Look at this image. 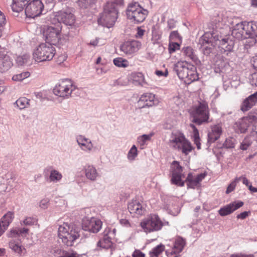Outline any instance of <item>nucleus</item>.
<instances>
[{
  "label": "nucleus",
  "mask_w": 257,
  "mask_h": 257,
  "mask_svg": "<svg viewBox=\"0 0 257 257\" xmlns=\"http://www.w3.org/2000/svg\"><path fill=\"white\" fill-rule=\"evenodd\" d=\"M153 135V133H150L140 136L138 137L137 142L141 146H143L146 144L147 142L151 140Z\"/></svg>",
  "instance_id": "obj_45"
},
{
  "label": "nucleus",
  "mask_w": 257,
  "mask_h": 257,
  "mask_svg": "<svg viewBox=\"0 0 257 257\" xmlns=\"http://www.w3.org/2000/svg\"><path fill=\"white\" fill-rule=\"evenodd\" d=\"M252 139L255 140L256 143L257 141L256 140V137H253L251 135V133L250 135L244 138V139L242 141L240 144V148L242 150H246L247 148L250 146L252 143Z\"/></svg>",
  "instance_id": "obj_39"
},
{
  "label": "nucleus",
  "mask_w": 257,
  "mask_h": 257,
  "mask_svg": "<svg viewBox=\"0 0 257 257\" xmlns=\"http://www.w3.org/2000/svg\"><path fill=\"white\" fill-rule=\"evenodd\" d=\"M126 13L127 19L137 24L143 22L148 15L147 10L136 2L131 3L128 6Z\"/></svg>",
  "instance_id": "obj_10"
},
{
  "label": "nucleus",
  "mask_w": 257,
  "mask_h": 257,
  "mask_svg": "<svg viewBox=\"0 0 257 257\" xmlns=\"http://www.w3.org/2000/svg\"><path fill=\"white\" fill-rule=\"evenodd\" d=\"M217 40L218 35L214 31L207 32L200 38L199 45L204 55H208L212 53Z\"/></svg>",
  "instance_id": "obj_9"
},
{
  "label": "nucleus",
  "mask_w": 257,
  "mask_h": 257,
  "mask_svg": "<svg viewBox=\"0 0 257 257\" xmlns=\"http://www.w3.org/2000/svg\"><path fill=\"white\" fill-rule=\"evenodd\" d=\"M130 79L135 85L145 86L147 83L144 75L141 72H133L130 75Z\"/></svg>",
  "instance_id": "obj_30"
},
{
  "label": "nucleus",
  "mask_w": 257,
  "mask_h": 257,
  "mask_svg": "<svg viewBox=\"0 0 257 257\" xmlns=\"http://www.w3.org/2000/svg\"><path fill=\"white\" fill-rule=\"evenodd\" d=\"M56 50L53 45L48 43L39 45L33 53V59L37 62L50 61L54 57Z\"/></svg>",
  "instance_id": "obj_7"
},
{
  "label": "nucleus",
  "mask_w": 257,
  "mask_h": 257,
  "mask_svg": "<svg viewBox=\"0 0 257 257\" xmlns=\"http://www.w3.org/2000/svg\"><path fill=\"white\" fill-rule=\"evenodd\" d=\"M132 257H145V254L139 249H135L132 253Z\"/></svg>",
  "instance_id": "obj_58"
},
{
  "label": "nucleus",
  "mask_w": 257,
  "mask_h": 257,
  "mask_svg": "<svg viewBox=\"0 0 257 257\" xmlns=\"http://www.w3.org/2000/svg\"><path fill=\"white\" fill-rule=\"evenodd\" d=\"M140 225L145 232L149 233L161 230L164 223L158 215L151 214L144 219L141 221Z\"/></svg>",
  "instance_id": "obj_13"
},
{
  "label": "nucleus",
  "mask_w": 257,
  "mask_h": 257,
  "mask_svg": "<svg viewBox=\"0 0 257 257\" xmlns=\"http://www.w3.org/2000/svg\"><path fill=\"white\" fill-rule=\"evenodd\" d=\"M44 5L40 0H33L25 9V14L27 17L34 18L42 14Z\"/></svg>",
  "instance_id": "obj_17"
},
{
  "label": "nucleus",
  "mask_w": 257,
  "mask_h": 257,
  "mask_svg": "<svg viewBox=\"0 0 257 257\" xmlns=\"http://www.w3.org/2000/svg\"><path fill=\"white\" fill-rule=\"evenodd\" d=\"M191 114L193 118L192 121L197 124L208 122L209 110L207 103L205 101L200 102L191 111Z\"/></svg>",
  "instance_id": "obj_15"
},
{
  "label": "nucleus",
  "mask_w": 257,
  "mask_h": 257,
  "mask_svg": "<svg viewBox=\"0 0 257 257\" xmlns=\"http://www.w3.org/2000/svg\"><path fill=\"white\" fill-rule=\"evenodd\" d=\"M230 257H255L253 254L237 253L231 254Z\"/></svg>",
  "instance_id": "obj_56"
},
{
  "label": "nucleus",
  "mask_w": 257,
  "mask_h": 257,
  "mask_svg": "<svg viewBox=\"0 0 257 257\" xmlns=\"http://www.w3.org/2000/svg\"><path fill=\"white\" fill-rule=\"evenodd\" d=\"M14 218V213L11 211L5 214L0 220V225L4 227V229L8 228L10 223Z\"/></svg>",
  "instance_id": "obj_33"
},
{
  "label": "nucleus",
  "mask_w": 257,
  "mask_h": 257,
  "mask_svg": "<svg viewBox=\"0 0 257 257\" xmlns=\"http://www.w3.org/2000/svg\"><path fill=\"white\" fill-rule=\"evenodd\" d=\"M66 58H67V56H66V55H65V54L61 55L58 58V61L60 63L64 61L65 60H66Z\"/></svg>",
  "instance_id": "obj_64"
},
{
  "label": "nucleus",
  "mask_w": 257,
  "mask_h": 257,
  "mask_svg": "<svg viewBox=\"0 0 257 257\" xmlns=\"http://www.w3.org/2000/svg\"><path fill=\"white\" fill-rule=\"evenodd\" d=\"M212 31H214L218 35L223 34V29L228 28L227 18L223 15H218L213 21Z\"/></svg>",
  "instance_id": "obj_21"
},
{
  "label": "nucleus",
  "mask_w": 257,
  "mask_h": 257,
  "mask_svg": "<svg viewBox=\"0 0 257 257\" xmlns=\"http://www.w3.org/2000/svg\"><path fill=\"white\" fill-rule=\"evenodd\" d=\"M113 62L115 66L120 68H126L129 66L128 61L121 57L114 58Z\"/></svg>",
  "instance_id": "obj_43"
},
{
  "label": "nucleus",
  "mask_w": 257,
  "mask_h": 257,
  "mask_svg": "<svg viewBox=\"0 0 257 257\" xmlns=\"http://www.w3.org/2000/svg\"><path fill=\"white\" fill-rule=\"evenodd\" d=\"M234 130L237 133H243L247 128H250L251 135L256 137L257 141V119L254 115H249L239 119L234 124Z\"/></svg>",
  "instance_id": "obj_8"
},
{
  "label": "nucleus",
  "mask_w": 257,
  "mask_h": 257,
  "mask_svg": "<svg viewBox=\"0 0 257 257\" xmlns=\"http://www.w3.org/2000/svg\"><path fill=\"white\" fill-rule=\"evenodd\" d=\"M142 47L141 42L137 40L126 41L120 47V51L126 55H131L138 52Z\"/></svg>",
  "instance_id": "obj_20"
},
{
  "label": "nucleus",
  "mask_w": 257,
  "mask_h": 257,
  "mask_svg": "<svg viewBox=\"0 0 257 257\" xmlns=\"http://www.w3.org/2000/svg\"><path fill=\"white\" fill-rule=\"evenodd\" d=\"M186 244L185 240L182 237H178L175 239L174 244V253H179L181 252Z\"/></svg>",
  "instance_id": "obj_35"
},
{
  "label": "nucleus",
  "mask_w": 257,
  "mask_h": 257,
  "mask_svg": "<svg viewBox=\"0 0 257 257\" xmlns=\"http://www.w3.org/2000/svg\"><path fill=\"white\" fill-rule=\"evenodd\" d=\"M145 32V30L142 29L141 27H138L137 29V33L135 35V37L137 38H142L144 36Z\"/></svg>",
  "instance_id": "obj_55"
},
{
  "label": "nucleus",
  "mask_w": 257,
  "mask_h": 257,
  "mask_svg": "<svg viewBox=\"0 0 257 257\" xmlns=\"http://www.w3.org/2000/svg\"><path fill=\"white\" fill-rule=\"evenodd\" d=\"M83 171L86 178L91 181H95L99 177V173L96 168L93 165H85L83 167Z\"/></svg>",
  "instance_id": "obj_27"
},
{
  "label": "nucleus",
  "mask_w": 257,
  "mask_h": 257,
  "mask_svg": "<svg viewBox=\"0 0 257 257\" xmlns=\"http://www.w3.org/2000/svg\"><path fill=\"white\" fill-rule=\"evenodd\" d=\"M29 229L27 228L16 227L11 229L7 233V236L12 239L9 241V246L15 252L20 255L23 253L25 249L21 244V241L19 239H15V238L19 237H26L28 234Z\"/></svg>",
  "instance_id": "obj_5"
},
{
  "label": "nucleus",
  "mask_w": 257,
  "mask_h": 257,
  "mask_svg": "<svg viewBox=\"0 0 257 257\" xmlns=\"http://www.w3.org/2000/svg\"><path fill=\"white\" fill-rule=\"evenodd\" d=\"M236 141L233 138H229L226 139L223 145L227 148H234Z\"/></svg>",
  "instance_id": "obj_49"
},
{
  "label": "nucleus",
  "mask_w": 257,
  "mask_h": 257,
  "mask_svg": "<svg viewBox=\"0 0 257 257\" xmlns=\"http://www.w3.org/2000/svg\"><path fill=\"white\" fill-rule=\"evenodd\" d=\"M107 233V232L106 234L105 233L103 237L97 242L98 246L105 249H107L111 247L112 242Z\"/></svg>",
  "instance_id": "obj_36"
},
{
  "label": "nucleus",
  "mask_w": 257,
  "mask_h": 257,
  "mask_svg": "<svg viewBox=\"0 0 257 257\" xmlns=\"http://www.w3.org/2000/svg\"><path fill=\"white\" fill-rule=\"evenodd\" d=\"M168 143L170 147L180 151L185 155H188L193 149L191 143L185 138L184 135L178 131H173L171 133Z\"/></svg>",
  "instance_id": "obj_3"
},
{
  "label": "nucleus",
  "mask_w": 257,
  "mask_h": 257,
  "mask_svg": "<svg viewBox=\"0 0 257 257\" xmlns=\"http://www.w3.org/2000/svg\"><path fill=\"white\" fill-rule=\"evenodd\" d=\"M241 177V178L240 180H242L243 184L245 185L248 188L249 186L251 185V184H249V182L248 180V179L245 177Z\"/></svg>",
  "instance_id": "obj_62"
},
{
  "label": "nucleus",
  "mask_w": 257,
  "mask_h": 257,
  "mask_svg": "<svg viewBox=\"0 0 257 257\" xmlns=\"http://www.w3.org/2000/svg\"><path fill=\"white\" fill-rule=\"evenodd\" d=\"M241 178V177L236 178L232 182H231V183L228 186L227 188L226 191V194H229L234 190L237 183L240 180Z\"/></svg>",
  "instance_id": "obj_48"
},
{
  "label": "nucleus",
  "mask_w": 257,
  "mask_h": 257,
  "mask_svg": "<svg viewBox=\"0 0 257 257\" xmlns=\"http://www.w3.org/2000/svg\"><path fill=\"white\" fill-rule=\"evenodd\" d=\"M30 75V74L28 71L22 72L13 76V80L14 81H22L24 79L29 77Z\"/></svg>",
  "instance_id": "obj_47"
},
{
  "label": "nucleus",
  "mask_w": 257,
  "mask_h": 257,
  "mask_svg": "<svg viewBox=\"0 0 257 257\" xmlns=\"http://www.w3.org/2000/svg\"><path fill=\"white\" fill-rule=\"evenodd\" d=\"M216 45L220 49L221 52H230L233 47V42L227 38H223L221 35H218V40Z\"/></svg>",
  "instance_id": "obj_25"
},
{
  "label": "nucleus",
  "mask_w": 257,
  "mask_h": 257,
  "mask_svg": "<svg viewBox=\"0 0 257 257\" xmlns=\"http://www.w3.org/2000/svg\"><path fill=\"white\" fill-rule=\"evenodd\" d=\"M256 29L257 22H241L233 27L232 35L238 40L247 39L254 35Z\"/></svg>",
  "instance_id": "obj_6"
},
{
  "label": "nucleus",
  "mask_w": 257,
  "mask_h": 257,
  "mask_svg": "<svg viewBox=\"0 0 257 257\" xmlns=\"http://www.w3.org/2000/svg\"><path fill=\"white\" fill-rule=\"evenodd\" d=\"M182 53L185 57L188 59L191 60L194 62L197 61L198 58L193 49L190 47H185L182 48Z\"/></svg>",
  "instance_id": "obj_34"
},
{
  "label": "nucleus",
  "mask_w": 257,
  "mask_h": 257,
  "mask_svg": "<svg viewBox=\"0 0 257 257\" xmlns=\"http://www.w3.org/2000/svg\"><path fill=\"white\" fill-rule=\"evenodd\" d=\"M116 4L121 5L122 0H115L114 3H107L104 8L103 13L98 19V23L108 28L112 27L117 17V10Z\"/></svg>",
  "instance_id": "obj_4"
},
{
  "label": "nucleus",
  "mask_w": 257,
  "mask_h": 257,
  "mask_svg": "<svg viewBox=\"0 0 257 257\" xmlns=\"http://www.w3.org/2000/svg\"><path fill=\"white\" fill-rule=\"evenodd\" d=\"M174 71L179 79L186 84H189L199 78L196 67L186 61H180L175 63Z\"/></svg>",
  "instance_id": "obj_1"
},
{
  "label": "nucleus",
  "mask_w": 257,
  "mask_h": 257,
  "mask_svg": "<svg viewBox=\"0 0 257 257\" xmlns=\"http://www.w3.org/2000/svg\"><path fill=\"white\" fill-rule=\"evenodd\" d=\"M56 254L59 255L57 257H80V255L78 254L76 251L73 250H57L56 251Z\"/></svg>",
  "instance_id": "obj_40"
},
{
  "label": "nucleus",
  "mask_w": 257,
  "mask_h": 257,
  "mask_svg": "<svg viewBox=\"0 0 257 257\" xmlns=\"http://www.w3.org/2000/svg\"><path fill=\"white\" fill-rule=\"evenodd\" d=\"M205 176V173H201L197 176H193L191 173H189L186 180L188 187L193 189L199 188L200 186V182Z\"/></svg>",
  "instance_id": "obj_24"
},
{
  "label": "nucleus",
  "mask_w": 257,
  "mask_h": 257,
  "mask_svg": "<svg viewBox=\"0 0 257 257\" xmlns=\"http://www.w3.org/2000/svg\"><path fill=\"white\" fill-rule=\"evenodd\" d=\"M99 39L96 38L94 40H92L90 42V45H92L93 46H97L99 45L98 42H99Z\"/></svg>",
  "instance_id": "obj_63"
},
{
  "label": "nucleus",
  "mask_w": 257,
  "mask_h": 257,
  "mask_svg": "<svg viewBox=\"0 0 257 257\" xmlns=\"http://www.w3.org/2000/svg\"><path fill=\"white\" fill-rule=\"evenodd\" d=\"M243 202L241 201H235L227 204L220 208L218 210V213L221 216L228 215L237 209L242 207Z\"/></svg>",
  "instance_id": "obj_22"
},
{
  "label": "nucleus",
  "mask_w": 257,
  "mask_h": 257,
  "mask_svg": "<svg viewBox=\"0 0 257 257\" xmlns=\"http://www.w3.org/2000/svg\"><path fill=\"white\" fill-rule=\"evenodd\" d=\"M171 168L172 170L171 183L179 186H183L184 182L182 181V178L183 177L182 167L177 161H175L172 163Z\"/></svg>",
  "instance_id": "obj_18"
},
{
  "label": "nucleus",
  "mask_w": 257,
  "mask_h": 257,
  "mask_svg": "<svg viewBox=\"0 0 257 257\" xmlns=\"http://www.w3.org/2000/svg\"><path fill=\"white\" fill-rule=\"evenodd\" d=\"M8 52L4 48L0 47V68L4 71L10 69L13 63Z\"/></svg>",
  "instance_id": "obj_23"
},
{
  "label": "nucleus",
  "mask_w": 257,
  "mask_h": 257,
  "mask_svg": "<svg viewBox=\"0 0 257 257\" xmlns=\"http://www.w3.org/2000/svg\"><path fill=\"white\" fill-rule=\"evenodd\" d=\"M76 88L71 80L65 79L60 81L55 85L53 89V93L58 96L68 98Z\"/></svg>",
  "instance_id": "obj_14"
},
{
  "label": "nucleus",
  "mask_w": 257,
  "mask_h": 257,
  "mask_svg": "<svg viewBox=\"0 0 257 257\" xmlns=\"http://www.w3.org/2000/svg\"><path fill=\"white\" fill-rule=\"evenodd\" d=\"M36 222V219L35 218L27 217L23 220V223H21V224H24L25 225H32L34 224Z\"/></svg>",
  "instance_id": "obj_51"
},
{
  "label": "nucleus",
  "mask_w": 257,
  "mask_h": 257,
  "mask_svg": "<svg viewBox=\"0 0 257 257\" xmlns=\"http://www.w3.org/2000/svg\"><path fill=\"white\" fill-rule=\"evenodd\" d=\"M80 229L76 225L63 222L58 230L59 238L68 246H73L74 242L80 237Z\"/></svg>",
  "instance_id": "obj_2"
},
{
  "label": "nucleus",
  "mask_w": 257,
  "mask_h": 257,
  "mask_svg": "<svg viewBox=\"0 0 257 257\" xmlns=\"http://www.w3.org/2000/svg\"><path fill=\"white\" fill-rule=\"evenodd\" d=\"M222 132V127L220 124L212 125L210 131L208 133V141L210 143H214L220 137Z\"/></svg>",
  "instance_id": "obj_26"
},
{
  "label": "nucleus",
  "mask_w": 257,
  "mask_h": 257,
  "mask_svg": "<svg viewBox=\"0 0 257 257\" xmlns=\"http://www.w3.org/2000/svg\"><path fill=\"white\" fill-rule=\"evenodd\" d=\"M180 45L177 43H170L169 46V50L170 53L174 52L176 50L179 49Z\"/></svg>",
  "instance_id": "obj_52"
},
{
  "label": "nucleus",
  "mask_w": 257,
  "mask_h": 257,
  "mask_svg": "<svg viewBox=\"0 0 257 257\" xmlns=\"http://www.w3.org/2000/svg\"><path fill=\"white\" fill-rule=\"evenodd\" d=\"M165 250V246L162 244L153 248L149 253L150 257H160Z\"/></svg>",
  "instance_id": "obj_38"
},
{
  "label": "nucleus",
  "mask_w": 257,
  "mask_h": 257,
  "mask_svg": "<svg viewBox=\"0 0 257 257\" xmlns=\"http://www.w3.org/2000/svg\"><path fill=\"white\" fill-rule=\"evenodd\" d=\"M128 209L130 212L134 215H142L145 209L139 201L133 200L128 204Z\"/></svg>",
  "instance_id": "obj_28"
},
{
  "label": "nucleus",
  "mask_w": 257,
  "mask_h": 257,
  "mask_svg": "<svg viewBox=\"0 0 257 257\" xmlns=\"http://www.w3.org/2000/svg\"><path fill=\"white\" fill-rule=\"evenodd\" d=\"M6 23V17L4 14L0 11V29H3Z\"/></svg>",
  "instance_id": "obj_54"
},
{
  "label": "nucleus",
  "mask_w": 257,
  "mask_h": 257,
  "mask_svg": "<svg viewBox=\"0 0 257 257\" xmlns=\"http://www.w3.org/2000/svg\"><path fill=\"white\" fill-rule=\"evenodd\" d=\"M190 126L192 127L193 130L192 137L193 138L194 143L196 145L197 149L200 150L201 149V144L200 143V138L198 131L194 124H191Z\"/></svg>",
  "instance_id": "obj_41"
},
{
  "label": "nucleus",
  "mask_w": 257,
  "mask_h": 257,
  "mask_svg": "<svg viewBox=\"0 0 257 257\" xmlns=\"http://www.w3.org/2000/svg\"><path fill=\"white\" fill-rule=\"evenodd\" d=\"M119 222L122 225L125 227H128L131 226L128 220L125 219H120Z\"/></svg>",
  "instance_id": "obj_61"
},
{
  "label": "nucleus",
  "mask_w": 257,
  "mask_h": 257,
  "mask_svg": "<svg viewBox=\"0 0 257 257\" xmlns=\"http://www.w3.org/2000/svg\"><path fill=\"white\" fill-rule=\"evenodd\" d=\"M155 95L151 93H146L142 95L138 103L142 107L152 106L154 104Z\"/></svg>",
  "instance_id": "obj_29"
},
{
  "label": "nucleus",
  "mask_w": 257,
  "mask_h": 257,
  "mask_svg": "<svg viewBox=\"0 0 257 257\" xmlns=\"http://www.w3.org/2000/svg\"><path fill=\"white\" fill-rule=\"evenodd\" d=\"M30 0H12L10 6L13 12L19 13L22 12Z\"/></svg>",
  "instance_id": "obj_32"
},
{
  "label": "nucleus",
  "mask_w": 257,
  "mask_h": 257,
  "mask_svg": "<svg viewBox=\"0 0 257 257\" xmlns=\"http://www.w3.org/2000/svg\"><path fill=\"white\" fill-rule=\"evenodd\" d=\"M49 205V200L48 198H45L41 200L39 204L40 207L44 209L47 208Z\"/></svg>",
  "instance_id": "obj_53"
},
{
  "label": "nucleus",
  "mask_w": 257,
  "mask_h": 257,
  "mask_svg": "<svg viewBox=\"0 0 257 257\" xmlns=\"http://www.w3.org/2000/svg\"><path fill=\"white\" fill-rule=\"evenodd\" d=\"M29 102L30 100L27 98L21 97L16 101V103L20 109H22L29 105Z\"/></svg>",
  "instance_id": "obj_46"
},
{
  "label": "nucleus",
  "mask_w": 257,
  "mask_h": 257,
  "mask_svg": "<svg viewBox=\"0 0 257 257\" xmlns=\"http://www.w3.org/2000/svg\"><path fill=\"white\" fill-rule=\"evenodd\" d=\"M250 214L249 211H244L238 214L236 217L238 219H244L246 218Z\"/></svg>",
  "instance_id": "obj_60"
},
{
  "label": "nucleus",
  "mask_w": 257,
  "mask_h": 257,
  "mask_svg": "<svg viewBox=\"0 0 257 257\" xmlns=\"http://www.w3.org/2000/svg\"><path fill=\"white\" fill-rule=\"evenodd\" d=\"M63 176L61 172L55 169L50 171L49 180L53 183L59 182L62 179Z\"/></svg>",
  "instance_id": "obj_37"
},
{
  "label": "nucleus",
  "mask_w": 257,
  "mask_h": 257,
  "mask_svg": "<svg viewBox=\"0 0 257 257\" xmlns=\"http://www.w3.org/2000/svg\"><path fill=\"white\" fill-rule=\"evenodd\" d=\"M102 225V222L100 219L92 217L84 220L82 227L83 229L85 231L97 233L101 228Z\"/></svg>",
  "instance_id": "obj_19"
},
{
  "label": "nucleus",
  "mask_w": 257,
  "mask_h": 257,
  "mask_svg": "<svg viewBox=\"0 0 257 257\" xmlns=\"http://www.w3.org/2000/svg\"><path fill=\"white\" fill-rule=\"evenodd\" d=\"M52 24L63 23L65 25L72 26L75 22V17L70 9L60 11L53 13L50 16Z\"/></svg>",
  "instance_id": "obj_12"
},
{
  "label": "nucleus",
  "mask_w": 257,
  "mask_h": 257,
  "mask_svg": "<svg viewBox=\"0 0 257 257\" xmlns=\"http://www.w3.org/2000/svg\"><path fill=\"white\" fill-rule=\"evenodd\" d=\"M250 81L252 85L257 86V72L251 74L250 78Z\"/></svg>",
  "instance_id": "obj_57"
},
{
  "label": "nucleus",
  "mask_w": 257,
  "mask_h": 257,
  "mask_svg": "<svg viewBox=\"0 0 257 257\" xmlns=\"http://www.w3.org/2000/svg\"><path fill=\"white\" fill-rule=\"evenodd\" d=\"M138 155L137 148L134 145L128 151L127 154V159L129 161L132 162L135 160Z\"/></svg>",
  "instance_id": "obj_44"
},
{
  "label": "nucleus",
  "mask_w": 257,
  "mask_h": 257,
  "mask_svg": "<svg viewBox=\"0 0 257 257\" xmlns=\"http://www.w3.org/2000/svg\"><path fill=\"white\" fill-rule=\"evenodd\" d=\"M17 63L20 66L29 65L30 63V56L25 54L22 56L17 57L16 59Z\"/></svg>",
  "instance_id": "obj_42"
},
{
  "label": "nucleus",
  "mask_w": 257,
  "mask_h": 257,
  "mask_svg": "<svg viewBox=\"0 0 257 257\" xmlns=\"http://www.w3.org/2000/svg\"><path fill=\"white\" fill-rule=\"evenodd\" d=\"M52 26H45L43 28V33L46 43L56 45L59 43L62 34V25L58 23L52 24Z\"/></svg>",
  "instance_id": "obj_11"
},
{
  "label": "nucleus",
  "mask_w": 257,
  "mask_h": 257,
  "mask_svg": "<svg viewBox=\"0 0 257 257\" xmlns=\"http://www.w3.org/2000/svg\"><path fill=\"white\" fill-rule=\"evenodd\" d=\"M257 101V92L251 95L242 103L241 109L243 111H246L253 106Z\"/></svg>",
  "instance_id": "obj_31"
},
{
  "label": "nucleus",
  "mask_w": 257,
  "mask_h": 257,
  "mask_svg": "<svg viewBox=\"0 0 257 257\" xmlns=\"http://www.w3.org/2000/svg\"><path fill=\"white\" fill-rule=\"evenodd\" d=\"M155 74L159 77H167L168 75V71L166 69L164 72L161 70H156Z\"/></svg>",
  "instance_id": "obj_59"
},
{
  "label": "nucleus",
  "mask_w": 257,
  "mask_h": 257,
  "mask_svg": "<svg viewBox=\"0 0 257 257\" xmlns=\"http://www.w3.org/2000/svg\"><path fill=\"white\" fill-rule=\"evenodd\" d=\"M76 141L80 150L84 152L90 153H94L99 150L97 146L94 145L92 141L83 135H78Z\"/></svg>",
  "instance_id": "obj_16"
},
{
  "label": "nucleus",
  "mask_w": 257,
  "mask_h": 257,
  "mask_svg": "<svg viewBox=\"0 0 257 257\" xmlns=\"http://www.w3.org/2000/svg\"><path fill=\"white\" fill-rule=\"evenodd\" d=\"M96 0H78L79 5L84 8H87L93 4Z\"/></svg>",
  "instance_id": "obj_50"
}]
</instances>
